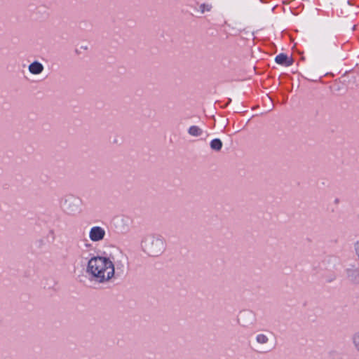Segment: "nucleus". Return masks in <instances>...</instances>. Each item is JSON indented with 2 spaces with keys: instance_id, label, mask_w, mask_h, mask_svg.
<instances>
[{
  "instance_id": "nucleus-7",
  "label": "nucleus",
  "mask_w": 359,
  "mask_h": 359,
  "mask_svg": "<svg viewBox=\"0 0 359 359\" xmlns=\"http://www.w3.org/2000/svg\"><path fill=\"white\" fill-rule=\"evenodd\" d=\"M275 61L278 64L285 65L286 67L292 65L293 62V60L291 57H288L283 53L278 55L275 58Z\"/></svg>"
},
{
  "instance_id": "nucleus-1",
  "label": "nucleus",
  "mask_w": 359,
  "mask_h": 359,
  "mask_svg": "<svg viewBox=\"0 0 359 359\" xmlns=\"http://www.w3.org/2000/svg\"><path fill=\"white\" fill-rule=\"evenodd\" d=\"M128 266V257L116 250L108 255H94L86 263V273L88 278L99 284H106L123 272Z\"/></svg>"
},
{
  "instance_id": "nucleus-9",
  "label": "nucleus",
  "mask_w": 359,
  "mask_h": 359,
  "mask_svg": "<svg viewBox=\"0 0 359 359\" xmlns=\"http://www.w3.org/2000/svg\"><path fill=\"white\" fill-rule=\"evenodd\" d=\"M210 147L215 151H219L222 147V142L219 139H214L210 142Z\"/></svg>"
},
{
  "instance_id": "nucleus-12",
  "label": "nucleus",
  "mask_w": 359,
  "mask_h": 359,
  "mask_svg": "<svg viewBox=\"0 0 359 359\" xmlns=\"http://www.w3.org/2000/svg\"><path fill=\"white\" fill-rule=\"evenodd\" d=\"M348 276L350 279L352 280H357L358 277L359 276V273L358 271H348Z\"/></svg>"
},
{
  "instance_id": "nucleus-13",
  "label": "nucleus",
  "mask_w": 359,
  "mask_h": 359,
  "mask_svg": "<svg viewBox=\"0 0 359 359\" xmlns=\"http://www.w3.org/2000/svg\"><path fill=\"white\" fill-rule=\"evenodd\" d=\"M353 248L356 259L359 262V240L354 243Z\"/></svg>"
},
{
  "instance_id": "nucleus-2",
  "label": "nucleus",
  "mask_w": 359,
  "mask_h": 359,
  "mask_svg": "<svg viewBox=\"0 0 359 359\" xmlns=\"http://www.w3.org/2000/svg\"><path fill=\"white\" fill-rule=\"evenodd\" d=\"M166 241L160 234L150 233L144 236L140 243L144 253L151 257H158L165 253Z\"/></svg>"
},
{
  "instance_id": "nucleus-11",
  "label": "nucleus",
  "mask_w": 359,
  "mask_h": 359,
  "mask_svg": "<svg viewBox=\"0 0 359 359\" xmlns=\"http://www.w3.org/2000/svg\"><path fill=\"white\" fill-rule=\"evenodd\" d=\"M352 343L355 349L359 352V331L352 336Z\"/></svg>"
},
{
  "instance_id": "nucleus-10",
  "label": "nucleus",
  "mask_w": 359,
  "mask_h": 359,
  "mask_svg": "<svg viewBox=\"0 0 359 359\" xmlns=\"http://www.w3.org/2000/svg\"><path fill=\"white\" fill-rule=\"evenodd\" d=\"M212 6L208 3H203L199 6V11L201 14H204L205 13H208L212 11Z\"/></svg>"
},
{
  "instance_id": "nucleus-4",
  "label": "nucleus",
  "mask_w": 359,
  "mask_h": 359,
  "mask_svg": "<svg viewBox=\"0 0 359 359\" xmlns=\"http://www.w3.org/2000/svg\"><path fill=\"white\" fill-rule=\"evenodd\" d=\"M62 208L65 212L74 215L82 212V200L73 194L65 196L62 201Z\"/></svg>"
},
{
  "instance_id": "nucleus-3",
  "label": "nucleus",
  "mask_w": 359,
  "mask_h": 359,
  "mask_svg": "<svg viewBox=\"0 0 359 359\" xmlns=\"http://www.w3.org/2000/svg\"><path fill=\"white\" fill-rule=\"evenodd\" d=\"M253 346L260 353H267L273 351L276 346L273 334L268 330L257 332L253 338Z\"/></svg>"
},
{
  "instance_id": "nucleus-8",
  "label": "nucleus",
  "mask_w": 359,
  "mask_h": 359,
  "mask_svg": "<svg viewBox=\"0 0 359 359\" xmlns=\"http://www.w3.org/2000/svg\"><path fill=\"white\" fill-rule=\"evenodd\" d=\"M188 133L191 136L198 137L202 134V130L198 126H192L189 128Z\"/></svg>"
},
{
  "instance_id": "nucleus-6",
  "label": "nucleus",
  "mask_w": 359,
  "mask_h": 359,
  "mask_svg": "<svg viewBox=\"0 0 359 359\" xmlns=\"http://www.w3.org/2000/svg\"><path fill=\"white\" fill-rule=\"evenodd\" d=\"M28 70L32 75H39L43 72L44 67L42 63L35 60L29 65Z\"/></svg>"
},
{
  "instance_id": "nucleus-5",
  "label": "nucleus",
  "mask_w": 359,
  "mask_h": 359,
  "mask_svg": "<svg viewBox=\"0 0 359 359\" xmlns=\"http://www.w3.org/2000/svg\"><path fill=\"white\" fill-rule=\"evenodd\" d=\"M106 236V230L104 227L100 226H92L88 232L89 239L93 242H100L104 239Z\"/></svg>"
}]
</instances>
